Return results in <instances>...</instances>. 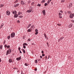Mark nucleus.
Returning a JSON list of instances; mask_svg holds the SVG:
<instances>
[{
	"mask_svg": "<svg viewBox=\"0 0 74 74\" xmlns=\"http://www.w3.org/2000/svg\"><path fill=\"white\" fill-rule=\"evenodd\" d=\"M57 25H58V26H61V24H58Z\"/></svg>",
	"mask_w": 74,
	"mask_h": 74,
	"instance_id": "obj_41",
	"label": "nucleus"
},
{
	"mask_svg": "<svg viewBox=\"0 0 74 74\" xmlns=\"http://www.w3.org/2000/svg\"><path fill=\"white\" fill-rule=\"evenodd\" d=\"M4 47L5 48H6V47H7V45H4Z\"/></svg>",
	"mask_w": 74,
	"mask_h": 74,
	"instance_id": "obj_23",
	"label": "nucleus"
},
{
	"mask_svg": "<svg viewBox=\"0 0 74 74\" xmlns=\"http://www.w3.org/2000/svg\"><path fill=\"white\" fill-rule=\"evenodd\" d=\"M12 59H9V62L10 63H11L12 62Z\"/></svg>",
	"mask_w": 74,
	"mask_h": 74,
	"instance_id": "obj_15",
	"label": "nucleus"
},
{
	"mask_svg": "<svg viewBox=\"0 0 74 74\" xmlns=\"http://www.w3.org/2000/svg\"><path fill=\"white\" fill-rule=\"evenodd\" d=\"M59 18H62V17L61 16H59Z\"/></svg>",
	"mask_w": 74,
	"mask_h": 74,
	"instance_id": "obj_36",
	"label": "nucleus"
},
{
	"mask_svg": "<svg viewBox=\"0 0 74 74\" xmlns=\"http://www.w3.org/2000/svg\"><path fill=\"white\" fill-rule=\"evenodd\" d=\"M30 40H31V39H30V38H29L28 40V41H30Z\"/></svg>",
	"mask_w": 74,
	"mask_h": 74,
	"instance_id": "obj_46",
	"label": "nucleus"
},
{
	"mask_svg": "<svg viewBox=\"0 0 74 74\" xmlns=\"http://www.w3.org/2000/svg\"><path fill=\"white\" fill-rule=\"evenodd\" d=\"M19 18H22L23 16H18Z\"/></svg>",
	"mask_w": 74,
	"mask_h": 74,
	"instance_id": "obj_35",
	"label": "nucleus"
},
{
	"mask_svg": "<svg viewBox=\"0 0 74 74\" xmlns=\"http://www.w3.org/2000/svg\"><path fill=\"white\" fill-rule=\"evenodd\" d=\"M22 51H23V53H26V52L25 51V50L23 49H22Z\"/></svg>",
	"mask_w": 74,
	"mask_h": 74,
	"instance_id": "obj_17",
	"label": "nucleus"
},
{
	"mask_svg": "<svg viewBox=\"0 0 74 74\" xmlns=\"http://www.w3.org/2000/svg\"><path fill=\"white\" fill-rule=\"evenodd\" d=\"M22 14V12H18V15H21V14Z\"/></svg>",
	"mask_w": 74,
	"mask_h": 74,
	"instance_id": "obj_14",
	"label": "nucleus"
},
{
	"mask_svg": "<svg viewBox=\"0 0 74 74\" xmlns=\"http://www.w3.org/2000/svg\"><path fill=\"white\" fill-rule=\"evenodd\" d=\"M1 62V59L0 58V62Z\"/></svg>",
	"mask_w": 74,
	"mask_h": 74,
	"instance_id": "obj_61",
	"label": "nucleus"
},
{
	"mask_svg": "<svg viewBox=\"0 0 74 74\" xmlns=\"http://www.w3.org/2000/svg\"><path fill=\"white\" fill-rule=\"evenodd\" d=\"M21 3L22 5H23V4H24V2L22 1H21Z\"/></svg>",
	"mask_w": 74,
	"mask_h": 74,
	"instance_id": "obj_11",
	"label": "nucleus"
},
{
	"mask_svg": "<svg viewBox=\"0 0 74 74\" xmlns=\"http://www.w3.org/2000/svg\"><path fill=\"white\" fill-rule=\"evenodd\" d=\"M71 26H72V25H70L68 27H71Z\"/></svg>",
	"mask_w": 74,
	"mask_h": 74,
	"instance_id": "obj_29",
	"label": "nucleus"
},
{
	"mask_svg": "<svg viewBox=\"0 0 74 74\" xmlns=\"http://www.w3.org/2000/svg\"><path fill=\"white\" fill-rule=\"evenodd\" d=\"M72 5L73 4H72V3H70L69 5V6L70 7H72Z\"/></svg>",
	"mask_w": 74,
	"mask_h": 74,
	"instance_id": "obj_12",
	"label": "nucleus"
},
{
	"mask_svg": "<svg viewBox=\"0 0 74 74\" xmlns=\"http://www.w3.org/2000/svg\"><path fill=\"white\" fill-rule=\"evenodd\" d=\"M9 53V50H8L7 51V52H6V55H8V53Z\"/></svg>",
	"mask_w": 74,
	"mask_h": 74,
	"instance_id": "obj_16",
	"label": "nucleus"
},
{
	"mask_svg": "<svg viewBox=\"0 0 74 74\" xmlns=\"http://www.w3.org/2000/svg\"><path fill=\"white\" fill-rule=\"evenodd\" d=\"M3 25H4V24L2 23L1 25V26H3Z\"/></svg>",
	"mask_w": 74,
	"mask_h": 74,
	"instance_id": "obj_56",
	"label": "nucleus"
},
{
	"mask_svg": "<svg viewBox=\"0 0 74 74\" xmlns=\"http://www.w3.org/2000/svg\"><path fill=\"white\" fill-rule=\"evenodd\" d=\"M74 16V14H71L70 15L69 17L71 18H73V16Z\"/></svg>",
	"mask_w": 74,
	"mask_h": 74,
	"instance_id": "obj_2",
	"label": "nucleus"
},
{
	"mask_svg": "<svg viewBox=\"0 0 74 74\" xmlns=\"http://www.w3.org/2000/svg\"><path fill=\"white\" fill-rule=\"evenodd\" d=\"M27 32H31V29H29L27 30Z\"/></svg>",
	"mask_w": 74,
	"mask_h": 74,
	"instance_id": "obj_21",
	"label": "nucleus"
},
{
	"mask_svg": "<svg viewBox=\"0 0 74 74\" xmlns=\"http://www.w3.org/2000/svg\"><path fill=\"white\" fill-rule=\"evenodd\" d=\"M32 10L31 9H30L29 10H27V11L28 12L30 13V12H32Z\"/></svg>",
	"mask_w": 74,
	"mask_h": 74,
	"instance_id": "obj_9",
	"label": "nucleus"
},
{
	"mask_svg": "<svg viewBox=\"0 0 74 74\" xmlns=\"http://www.w3.org/2000/svg\"><path fill=\"white\" fill-rule=\"evenodd\" d=\"M40 58H42V56H40Z\"/></svg>",
	"mask_w": 74,
	"mask_h": 74,
	"instance_id": "obj_54",
	"label": "nucleus"
},
{
	"mask_svg": "<svg viewBox=\"0 0 74 74\" xmlns=\"http://www.w3.org/2000/svg\"><path fill=\"white\" fill-rule=\"evenodd\" d=\"M18 49L19 51H21V48L19 47L18 48Z\"/></svg>",
	"mask_w": 74,
	"mask_h": 74,
	"instance_id": "obj_44",
	"label": "nucleus"
},
{
	"mask_svg": "<svg viewBox=\"0 0 74 74\" xmlns=\"http://www.w3.org/2000/svg\"><path fill=\"white\" fill-rule=\"evenodd\" d=\"M12 13L13 14H14V15H15V14H16L17 12H16V11L15 10L14 11H13L12 12Z\"/></svg>",
	"mask_w": 74,
	"mask_h": 74,
	"instance_id": "obj_7",
	"label": "nucleus"
},
{
	"mask_svg": "<svg viewBox=\"0 0 74 74\" xmlns=\"http://www.w3.org/2000/svg\"><path fill=\"white\" fill-rule=\"evenodd\" d=\"M47 3H45V6H47Z\"/></svg>",
	"mask_w": 74,
	"mask_h": 74,
	"instance_id": "obj_45",
	"label": "nucleus"
},
{
	"mask_svg": "<svg viewBox=\"0 0 74 74\" xmlns=\"http://www.w3.org/2000/svg\"><path fill=\"white\" fill-rule=\"evenodd\" d=\"M37 6H38L39 7H40L41 6V5L40 4H38V5H37Z\"/></svg>",
	"mask_w": 74,
	"mask_h": 74,
	"instance_id": "obj_30",
	"label": "nucleus"
},
{
	"mask_svg": "<svg viewBox=\"0 0 74 74\" xmlns=\"http://www.w3.org/2000/svg\"><path fill=\"white\" fill-rule=\"evenodd\" d=\"M63 37L61 38V40H62L63 39Z\"/></svg>",
	"mask_w": 74,
	"mask_h": 74,
	"instance_id": "obj_59",
	"label": "nucleus"
},
{
	"mask_svg": "<svg viewBox=\"0 0 74 74\" xmlns=\"http://www.w3.org/2000/svg\"><path fill=\"white\" fill-rule=\"evenodd\" d=\"M42 53H44V51H41Z\"/></svg>",
	"mask_w": 74,
	"mask_h": 74,
	"instance_id": "obj_52",
	"label": "nucleus"
},
{
	"mask_svg": "<svg viewBox=\"0 0 74 74\" xmlns=\"http://www.w3.org/2000/svg\"><path fill=\"white\" fill-rule=\"evenodd\" d=\"M45 0H43L41 1V3H45Z\"/></svg>",
	"mask_w": 74,
	"mask_h": 74,
	"instance_id": "obj_22",
	"label": "nucleus"
},
{
	"mask_svg": "<svg viewBox=\"0 0 74 74\" xmlns=\"http://www.w3.org/2000/svg\"><path fill=\"white\" fill-rule=\"evenodd\" d=\"M60 12H62V13H63V11H60Z\"/></svg>",
	"mask_w": 74,
	"mask_h": 74,
	"instance_id": "obj_58",
	"label": "nucleus"
},
{
	"mask_svg": "<svg viewBox=\"0 0 74 74\" xmlns=\"http://www.w3.org/2000/svg\"><path fill=\"white\" fill-rule=\"evenodd\" d=\"M0 6H1V8L2 7H3V6H4V5H1Z\"/></svg>",
	"mask_w": 74,
	"mask_h": 74,
	"instance_id": "obj_31",
	"label": "nucleus"
},
{
	"mask_svg": "<svg viewBox=\"0 0 74 74\" xmlns=\"http://www.w3.org/2000/svg\"><path fill=\"white\" fill-rule=\"evenodd\" d=\"M68 14H70V11H68Z\"/></svg>",
	"mask_w": 74,
	"mask_h": 74,
	"instance_id": "obj_39",
	"label": "nucleus"
},
{
	"mask_svg": "<svg viewBox=\"0 0 74 74\" xmlns=\"http://www.w3.org/2000/svg\"><path fill=\"white\" fill-rule=\"evenodd\" d=\"M19 51H20V53H22V52H21V50Z\"/></svg>",
	"mask_w": 74,
	"mask_h": 74,
	"instance_id": "obj_57",
	"label": "nucleus"
},
{
	"mask_svg": "<svg viewBox=\"0 0 74 74\" xmlns=\"http://www.w3.org/2000/svg\"><path fill=\"white\" fill-rule=\"evenodd\" d=\"M18 0H17L14 2V3H18Z\"/></svg>",
	"mask_w": 74,
	"mask_h": 74,
	"instance_id": "obj_33",
	"label": "nucleus"
},
{
	"mask_svg": "<svg viewBox=\"0 0 74 74\" xmlns=\"http://www.w3.org/2000/svg\"><path fill=\"white\" fill-rule=\"evenodd\" d=\"M51 4H53V3L51 2Z\"/></svg>",
	"mask_w": 74,
	"mask_h": 74,
	"instance_id": "obj_64",
	"label": "nucleus"
},
{
	"mask_svg": "<svg viewBox=\"0 0 74 74\" xmlns=\"http://www.w3.org/2000/svg\"><path fill=\"white\" fill-rule=\"evenodd\" d=\"M42 12L43 13L44 15H45V10H43L42 11Z\"/></svg>",
	"mask_w": 74,
	"mask_h": 74,
	"instance_id": "obj_5",
	"label": "nucleus"
},
{
	"mask_svg": "<svg viewBox=\"0 0 74 74\" xmlns=\"http://www.w3.org/2000/svg\"><path fill=\"white\" fill-rule=\"evenodd\" d=\"M45 60H46V59H47V56H45Z\"/></svg>",
	"mask_w": 74,
	"mask_h": 74,
	"instance_id": "obj_38",
	"label": "nucleus"
},
{
	"mask_svg": "<svg viewBox=\"0 0 74 74\" xmlns=\"http://www.w3.org/2000/svg\"><path fill=\"white\" fill-rule=\"evenodd\" d=\"M0 48L1 49H3V45H1L0 46Z\"/></svg>",
	"mask_w": 74,
	"mask_h": 74,
	"instance_id": "obj_20",
	"label": "nucleus"
},
{
	"mask_svg": "<svg viewBox=\"0 0 74 74\" xmlns=\"http://www.w3.org/2000/svg\"><path fill=\"white\" fill-rule=\"evenodd\" d=\"M6 12L7 15H10V12L8 11V10Z\"/></svg>",
	"mask_w": 74,
	"mask_h": 74,
	"instance_id": "obj_3",
	"label": "nucleus"
},
{
	"mask_svg": "<svg viewBox=\"0 0 74 74\" xmlns=\"http://www.w3.org/2000/svg\"><path fill=\"white\" fill-rule=\"evenodd\" d=\"M10 47V46L8 45L7 46V48H9Z\"/></svg>",
	"mask_w": 74,
	"mask_h": 74,
	"instance_id": "obj_27",
	"label": "nucleus"
},
{
	"mask_svg": "<svg viewBox=\"0 0 74 74\" xmlns=\"http://www.w3.org/2000/svg\"><path fill=\"white\" fill-rule=\"evenodd\" d=\"M15 34L14 32H12L11 34V37L12 38H13V37H15Z\"/></svg>",
	"mask_w": 74,
	"mask_h": 74,
	"instance_id": "obj_1",
	"label": "nucleus"
},
{
	"mask_svg": "<svg viewBox=\"0 0 74 74\" xmlns=\"http://www.w3.org/2000/svg\"><path fill=\"white\" fill-rule=\"evenodd\" d=\"M17 22L18 23H19L20 22V21H19V20L17 21Z\"/></svg>",
	"mask_w": 74,
	"mask_h": 74,
	"instance_id": "obj_51",
	"label": "nucleus"
},
{
	"mask_svg": "<svg viewBox=\"0 0 74 74\" xmlns=\"http://www.w3.org/2000/svg\"><path fill=\"white\" fill-rule=\"evenodd\" d=\"M35 63H37V60H35Z\"/></svg>",
	"mask_w": 74,
	"mask_h": 74,
	"instance_id": "obj_34",
	"label": "nucleus"
},
{
	"mask_svg": "<svg viewBox=\"0 0 74 74\" xmlns=\"http://www.w3.org/2000/svg\"><path fill=\"white\" fill-rule=\"evenodd\" d=\"M34 2H32V4H31V5H33V4H34Z\"/></svg>",
	"mask_w": 74,
	"mask_h": 74,
	"instance_id": "obj_42",
	"label": "nucleus"
},
{
	"mask_svg": "<svg viewBox=\"0 0 74 74\" xmlns=\"http://www.w3.org/2000/svg\"><path fill=\"white\" fill-rule=\"evenodd\" d=\"M37 68H36V69H35V71H37Z\"/></svg>",
	"mask_w": 74,
	"mask_h": 74,
	"instance_id": "obj_43",
	"label": "nucleus"
},
{
	"mask_svg": "<svg viewBox=\"0 0 74 74\" xmlns=\"http://www.w3.org/2000/svg\"><path fill=\"white\" fill-rule=\"evenodd\" d=\"M71 21V22H73V23H74V20H72Z\"/></svg>",
	"mask_w": 74,
	"mask_h": 74,
	"instance_id": "obj_47",
	"label": "nucleus"
},
{
	"mask_svg": "<svg viewBox=\"0 0 74 74\" xmlns=\"http://www.w3.org/2000/svg\"><path fill=\"white\" fill-rule=\"evenodd\" d=\"M23 46H24V45H27V44L26 43H24L23 44Z\"/></svg>",
	"mask_w": 74,
	"mask_h": 74,
	"instance_id": "obj_19",
	"label": "nucleus"
},
{
	"mask_svg": "<svg viewBox=\"0 0 74 74\" xmlns=\"http://www.w3.org/2000/svg\"><path fill=\"white\" fill-rule=\"evenodd\" d=\"M19 5V4H16L14 5V7H17Z\"/></svg>",
	"mask_w": 74,
	"mask_h": 74,
	"instance_id": "obj_10",
	"label": "nucleus"
},
{
	"mask_svg": "<svg viewBox=\"0 0 74 74\" xmlns=\"http://www.w3.org/2000/svg\"><path fill=\"white\" fill-rule=\"evenodd\" d=\"M52 0H48L47 1V3L48 4H49L50 2Z\"/></svg>",
	"mask_w": 74,
	"mask_h": 74,
	"instance_id": "obj_18",
	"label": "nucleus"
},
{
	"mask_svg": "<svg viewBox=\"0 0 74 74\" xmlns=\"http://www.w3.org/2000/svg\"><path fill=\"white\" fill-rule=\"evenodd\" d=\"M23 47V48L24 49L26 48V46H24Z\"/></svg>",
	"mask_w": 74,
	"mask_h": 74,
	"instance_id": "obj_49",
	"label": "nucleus"
},
{
	"mask_svg": "<svg viewBox=\"0 0 74 74\" xmlns=\"http://www.w3.org/2000/svg\"><path fill=\"white\" fill-rule=\"evenodd\" d=\"M5 41L4 42H3V43H4V44H5Z\"/></svg>",
	"mask_w": 74,
	"mask_h": 74,
	"instance_id": "obj_62",
	"label": "nucleus"
},
{
	"mask_svg": "<svg viewBox=\"0 0 74 74\" xmlns=\"http://www.w3.org/2000/svg\"><path fill=\"white\" fill-rule=\"evenodd\" d=\"M45 39H46V40H48V37H47V36H45Z\"/></svg>",
	"mask_w": 74,
	"mask_h": 74,
	"instance_id": "obj_28",
	"label": "nucleus"
},
{
	"mask_svg": "<svg viewBox=\"0 0 74 74\" xmlns=\"http://www.w3.org/2000/svg\"><path fill=\"white\" fill-rule=\"evenodd\" d=\"M62 14H61V13H60V12H59V16H62Z\"/></svg>",
	"mask_w": 74,
	"mask_h": 74,
	"instance_id": "obj_24",
	"label": "nucleus"
},
{
	"mask_svg": "<svg viewBox=\"0 0 74 74\" xmlns=\"http://www.w3.org/2000/svg\"><path fill=\"white\" fill-rule=\"evenodd\" d=\"M49 57H48V59H49Z\"/></svg>",
	"mask_w": 74,
	"mask_h": 74,
	"instance_id": "obj_60",
	"label": "nucleus"
},
{
	"mask_svg": "<svg viewBox=\"0 0 74 74\" xmlns=\"http://www.w3.org/2000/svg\"><path fill=\"white\" fill-rule=\"evenodd\" d=\"M32 27H33V26H31V27L30 28L31 29H32Z\"/></svg>",
	"mask_w": 74,
	"mask_h": 74,
	"instance_id": "obj_55",
	"label": "nucleus"
},
{
	"mask_svg": "<svg viewBox=\"0 0 74 74\" xmlns=\"http://www.w3.org/2000/svg\"><path fill=\"white\" fill-rule=\"evenodd\" d=\"M8 38V39H10V36H9L8 37V38Z\"/></svg>",
	"mask_w": 74,
	"mask_h": 74,
	"instance_id": "obj_37",
	"label": "nucleus"
},
{
	"mask_svg": "<svg viewBox=\"0 0 74 74\" xmlns=\"http://www.w3.org/2000/svg\"><path fill=\"white\" fill-rule=\"evenodd\" d=\"M8 50L10 51V53H11V49H9V50Z\"/></svg>",
	"mask_w": 74,
	"mask_h": 74,
	"instance_id": "obj_25",
	"label": "nucleus"
},
{
	"mask_svg": "<svg viewBox=\"0 0 74 74\" xmlns=\"http://www.w3.org/2000/svg\"><path fill=\"white\" fill-rule=\"evenodd\" d=\"M64 0H61V3H63L64 2Z\"/></svg>",
	"mask_w": 74,
	"mask_h": 74,
	"instance_id": "obj_26",
	"label": "nucleus"
},
{
	"mask_svg": "<svg viewBox=\"0 0 74 74\" xmlns=\"http://www.w3.org/2000/svg\"><path fill=\"white\" fill-rule=\"evenodd\" d=\"M42 56H45V54H42Z\"/></svg>",
	"mask_w": 74,
	"mask_h": 74,
	"instance_id": "obj_53",
	"label": "nucleus"
},
{
	"mask_svg": "<svg viewBox=\"0 0 74 74\" xmlns=\"http://www.w3.org/2000/svg\"><path fill=\"white\" fill-rule=\"evenodd\" d=\"M32 45H34V43H32Z\"/></svg>",
	"mask_w": 74,
	"mask_h": 74,
	"instance_id": "obj_63",
	"label": "nucleus"
},
{
	"mask_svg": "<svg viewBox=\"0 0 74 74\" xmlns=\"http://www.w3.org/2000/svg\"><path fill=\"white\" fill-rule=\"evenodd\" d=\"M3 26L1 25L0 27V29H1L2 28Z\"/></svg>",
	"mask_w": 74,
	"mask_h": 74,
	"instance_id": "obj_48",
	"label": "nucleus"
},
{
	"mask_svg": "<svg viewBox=\"0 0 74 74\" xmlns=\"http://www.w3.org/2000/svg\"><path fill=\"white\" fill-rule=\"evenodd\" d=\"M21 59V57H20L19 58H17L16 59V60H17L18 61V60H20Z\"/></svg>",
	"mask_w": 74,
	"mask_h": 74,
	"instance_id": "obj_4",
	"label": "nucleus"
},
{
	"mask_svg": "<svg viewBox=\"0 0 74 74\" xmlns=\"http://www.w3.org/2000/svg\"><path fill=\"white\" fill-rule=\"evenodd\" d=\"M31 2L30 1H29L28 2V4H29V3H30Z\"/></svg>",
	"mask_w": 74,
	"mask_h": 74,
	"instance_id": "obj_40",
	"label": "nucleus"
},
{
	"mask_svg": "<svg viewBox=\"0 0 74 74\" xmlns=\"http://www.w3.org/2000/svg\"><path fill=\"white\" fill-rule=\"evenodd\" d=\"M44 36L45 37L47 36V35H46V34H45V33L44 34Z\"/></svg>",
	"mask_w": 74,
	"mask_h": 74,
	"instance_id": "obj_32",
	"label": "nucleus"
},
{
	"mask_svg": "<svg viewBox=\"0 0 74 74\" xmlns=\"http://www.w3.org/2000/svg\"><path fill=\"white\" fill-rule=\"evenodd\" d=\"M30 26H31V24H30L29 25V26H28L29 27H30Z\"/></svg>",
	"mask_w": 74,
	"mask_h": 74,
	"instance_id": "obj_50",
	"label": "nucleus"
},
{
	"mask_svg": "<svg viewBox=\"0 0 74 74\" xmlns=\"http://www.w3.org/2000/svg\"><path fill=\"white\" fill-rule=\"evenodd\" d=\"M18 16V14H16L14 16V18H17Z\"/></svg>",
	"mask_w": 74,
	"mask_h": 74,
	"instance_id": "obj_8",
	"label": "nucleus"
},
{
	"mask_svg": "<svg viewBox=\"0 0 74 74\" xmlns=\"http://www.w3.org/2000/svg\"><path fill=\"white\" fill-rule=\"evenodd\" d=\"M24 65L25 66H29V64L25 63L24 64Z\"/></svg>",
	"mask_w": 74,
	"mask_h": 74,
	"instance_id": "obj_13",
	"label": "nucleus"
},
{
	"mask_svg": "<svg viewBox=\"0 0 74 74\" xmlns=\"http://www.w3.org/2000/svg\"><path fill=\"white\" fill-rule=\"evenodd\" d=\"M35 32H36V33L35 34L36 35H37V34H38V30H37V29H36L35 30Z\"/></svg>",
	"mask_w": 74,
	"mask_h": 74,
	"instance_id": "obj_6",
	"label": "nucleus"
}]
</instances>
